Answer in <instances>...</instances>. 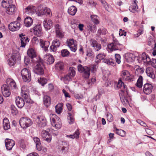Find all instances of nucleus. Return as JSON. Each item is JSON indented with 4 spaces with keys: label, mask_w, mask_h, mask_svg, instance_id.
Segmentation results:
<instances>
[{
    "label": "nucleus",
    "mask_w": 156,
    "mask_h": 156,
    "mask_svg": "<svg viewBox=\"0 0 156 156\" xmlns=\"http://www.w3.org/2000/svg\"><path fill=\"white\" fill-rule=\"evenodd\" d=\"M50 116V120L52 126L57 129H60L61 127L62 123L59 118L55 114H51Z\"/></svg>",
    "instance_id": "nucleus-1"
},
{
    "label": "nucleus",
    "mask_w": 156,
    "mask_h": 156,
    "mask_svg": "<svg viewBox=\"0 0 156 156\" xmlns=\"http://www.w3.org/2000/svg\"><path fill=\"white\" fill-rule=\"evenodd\" d=\"M32 123L33 122L32 120L27 117H22L20 120V124L21 126L24 129L31 126Z\"/></svg>",
    "instance_id": "nucleus-2"
},
{
    "label": "nucleus",
    "mask_w": 156,
    "mask_h": 156,
    "mask_svg": "<svg viewBox=\"0 0 156 156\" xmlns=\"http://www.w3.org/2000/svg\"><path fill=\"white\" fill-rule=\"evenodd\" d=\"M43 66V62L41 61L37 62L36 65L33 69V71L35 73L38 75L43 74L44 73Z\"/></svg>",
    "instance_id": "nucleus-3"
},
{
    "label": "nucleus",
    "mask_w": 156,
    "mask_h": 156,
    "mask_svg": "<svg viewBox=\"0 0 156 156\" xmlns=\"http://www.w3.org/2000/svg\"><path fill=\"white\" fill-rule=\"evenodd\" d=\"M21 75L24 81L29 82L30 81L31 79L30 72L28 69H23L21 71Z\"/></svg>",
    "instance_id": "nucleus-4"
},
{
    "label": "nucleus",
    "mask_w": 156,
    "mask_h": 156,
    "mask_svg": "<svg viewBox=\"0 0 156 156\" xmlns=\"http://www.w3.org/2000/svg\"><path fill=\"white\" fill-rule=\"evenodd\" d=\"M113 42L108 45V48L112 51L119 49L122 44L118 42L116 39L113 38Z\"/></svg>",
    "instance_id": "nucleus-5"
},
{
    "label": "nucleus",
    "mask_w": 156,
    "mask_h": 156,
    "mask_svg": "<svg viewBox=\"0 0 156 156\" xmlns=\"http://www.w3.org/2000/svg\"><path fill=\"white\" fill-rule=\"evenodd\" d=\"M66 43L69 48L70 50L75 52L77 49V45L73 39H69L67 40Z\"/></svg>",
    "instance_id": "nucleus-6"
},
{
    "label": "nucleus",
    "mask_w": 156,
    "mask_h": 156,
    "mask_svg": "<svg viewBox=\"0 0 156 156\" xmlns=\"http://www.w3.org/2000/svg\"><path fill=\"white\" fill-rule=\"evenodd\" d=\"M20 57L19 54L13 55L8 60V64L10 66H13L15 64L16 60H19Z\"/></svg>",
    "instance_id": "nucleus-7"
},
{
    "label": "nucleus",
    "mask_w": 156,
    "mask_h": 156,
    "mask_svg": "<svg viewBox=\"0 0 156 156\" xmlns=\"http://www.w3.org/2000/svg\"><path fill=\"white\" fill-rule=\"evenodd\" d=\"M9 30L12 31H15L19 30L20 27V23L17 21L11 23L8 26Z\"/></svg>",
    "instance_id": "nucleus-8"
},
{
    "label": "nucleus",
    "mask_w": 156,
    "mask_h": 156,
    "mask_svg": "<svg viewBox=\"0 0 156 156\" xmlns=\"http://www.w3.org/2000/svg\"><path fill=\"white\" fill-rule=\"evenodd\" d=\"M21 95L25 99H28L27 102L30 103V100L28 99L29 98V91L27 87L23 86L21 89Z\"/></svg>",
    "instance_id": "nucleus-9"
},
{
    "label": "nucleus",
    "mask_w": 156,
    "mask_h": 156,
    "mask_svg": "<svg viewBox=\"0 0 156 156\" xmlns=\"http://www.w3.org/2000/svg\"><path fill=\"white\" fill-rule=\"evenodd\" d=\"M8 87L6 84H4L1 87L2 93L3 96L5 97L9 96L11 94L10 91L11 89Z\"/></svg>",
    "instance_id": "nucleus-10"
},
{
    "label": "nucleus",
    "mask_w": 156,
    "mask_h": 156,
    "mask_svg": "<svg viewBox=\"0 0 156 156\" xmlns=\"http://www.w3.org/2000/svg\"><path fill=\"white\" fill-rule=\"evenodd\" d=\"M41 136L43 140L48 143L51 142V136L50 134L45 130H43L41 133Z\"/></svg>",
    "instance_id": "nucleus-11"
},
{
    "label": "nucleus",
    "mask_w": 156,
    "mask_h": 156,
    "mask_svg": "<svg viewBox=\"0 0 156 156\" xmlns=\"http://www.w3.org/2000/svg\"><path fill=\"white\" fill-rule=\"evenodd\" d=\"M34 34L36 36L40 37L42 34V28L40 25H37L34 27L33 28Z\"/></svg>",
    "instance_id": "nucleus-12"
},
{
    "label": "nucleus",
    "mask_w": 156,
    "mask_h": 156,
    "mask_svg": "<svg viewBox=\"0 0 156 156\" xmlns=\"http://www.w3.org/2000/svg\"><path fill=\"white\" fill-rule=\"evenodd\" d=\"M152 89L153 86L151 84L147 83L144 85L143 91L146 94H150L152 91Z\"/></svg>",
    "instance_id": "nucleus-13"
},
{
    "label": "nucleus",
    "mask_w": 156,
    "mask_h": 156,
    "mask_svg": "<svg viewBox=\"0 0 156 156\" xmlns=\"http://www.w3.org/2000/svg\"><path fill=\"white\" fill-rule=\"evenodd\" d=\"M19 37L20 38L21 44V47H24L27 42H29L28 38L25 35L23 34H20Z\"/></svg>",
    "instance_id": "nucleus-14"
},
{
    "label": "nucleus",
    "mask_w": 156,
    "mask_h": 156,
    "mask_svg": "<svg viewBox=\"0 0 156 156\" xmlns=\"http://www.w3.org/2000/svg\"><path fill=\"white\" fill-rule=\"evenodd\" d=\"M36 121L39 126L44 127L46 125V120L43 117L37 116Z\"/></svg>",
    "instance_id": "nucleus-15"
},
{
    "label": "nucleus",
    "mask_w": 156,
    "mask_h": 156,
    "mask_svg": "<svg viewBox=\"0 0 156 156\" xmlns=\"http://www.w3.org/2000/svg\"><path fill=\"white\" fill-rule=\"evenodd\" d=\"M7 85L8 87L13 90L15 89L16 87V82L12 78H8L7 79L6 81Z\"/></svg>",
    "instance_id": "nucleus-16"
},
{
    "label": "nucleus",
    "mask_w": 156,
    "mask_h": 156,
    "mask_svg": "<svg viewBox=\"0 0 156 156\" xmlns=\"http://www.w3.org/2000/svg\"><path fill=\"white\" fill-rule=\"evenodd\" d=\"M55 28L56 37L61 38H63L64 37V34L61 26L57 24L55 26Z\"/></svg>",
    "instance_id": "nucleus-17"
},
{
    "label": "nucleus",
    "mask_w": 156,
    "mask_h": 156,
    "mask_svg": "<svg viewBox=\"0 0 156 156\" xmlns=\"http://www.w3.org/2000/svg\"><path fill=\"white\" fill-rule=\"evenodd\" d=\"M5 141L6 147L8 150H11L15 145L14 141L12 140L6 139Z\"/></svg>",
    "instance_id": "nucleus-18"
},
{
    "label": "nucleus",
    "mask_w": 156,
    "mask_h": 156,
    "mask_svg": "<svg viewBox=\"0 0 156 156\" xmlns=\"http://www.w3.org/2000/svg\"><path fill=\"white\" fill-rule=\"evenodd\" d=\"M91 46L94 48L96 51H98L101 48V44L98 43L97 41L94 39H91L90 41Z\"/></svg>",
    "instance_id": "nucleus-19"
},
{
    "label": "nucleus",
    "mask_w": 156,
    "mask_h": 156,
    "mask_svg": "<svg viewBox=\"0 0 156 156\" xmlns=\"http://www.w3.org/2000/svg\"><path fill=\"white\" fill-rule=\"evenodd\" d=\"M16 103L17 107L20 108H22L24 105V101L21 97H18L16 98Z\"/></svg>",
    "instance_id": "nucleus-20"
},
{
    "label": "nucleus",
    "mask_w": 156,
    "mask_h": 156,
    "mask_svg": "<svg viewBox=\"0 0 156 156\" xmlns=\"http://www.w3.org/2000/svg\"><path fill=\"white\" fill-rule=\"evenodd\" d=\"M44 60L49 64L53 63L54 61V59L52 55L49 54H47L44 55Z\"/></svg>",
    "instance_id": "nucleus-21"
},
{
    "label": "nucleus",
    "mask_w": 156,
    "mask_h": 156,
    "mask_svg": "<svg viewBox=\"0 0 156 156\" xmlns=\"http://www.w3.org/2000/svg\"><path fill=\"white\" fill-rule=\"evenodd\" d=\"M125 57L126 61L128 62H132L136 57L132 53H127L125 54Z\"/></svg>",
    "instance_id": "nucleus-22"
},
{
    "label": "nucleus",
    "mask_w": 156,
    "mask_h": 156,
    "mask_svg": "<svg viewBox=\"0 0 156 156\" xmlns=\"http://www.w3.org/2000/svg\"><path fill=\"white\" fill-rule=\"evenodd\" d=\"M5 9L6 12L9 14H13L16 10L15 5L12 4Z\"/></svg>",
    "instance_id": "nucleus-23"
},
{
    "label": "nucleus",
    "mask_w": 156,
    "mask_h": 156,
    "mask_svg": "<svg viewBox=\"0 0 156 156\" xmlns=\"http://www.w3.org/2000/svg\"><path fill=\"white\" fill-rule=\"evenodd\" d=\"M43 24L45 29L47 30H48L53 27V22L52 20H44Z\"/></svg>",
    "instance_id": "nucleus-24"
},
{
    "label": "nucleus",
    "mask_w": 156,
    "mask_h": 156,
    "mask_svg": "<svg viewBox=\"0 0 156 156\" xmlns=\"http://www.w3.org/2000/svg\"><path fill=\"white\" fill-rule=\"evenodd\" d=\"M51 98L50 96L44 95L43 97V102L45 106L48 107L51 105Z\"/></svg>",
    "instance_id": "nucleus-25"
},
{
    "label": "nucleus",
    "mask_w": 156,
    "mask_h": 156,
    "mask_svg": "<svg viewBox=\"0 0 156 156\" xmlns=\"http://www.w3.org/2000/svg\"><path fill=\"white\" fill-rule=\"evenodd\" d=\"M40 44L42 48H44L45 51H46L47 50L48 48L49 45V42L48 41H45L41 39L40 40Z\"/></svg>",
    "instance_id": "nucleus-26"
},
{
    "label": "nucleus",
    "mask_w": 156,
    "mask_h": 156,
    "mask_svg": "<svg viewBox=\"0 0 156 156\" xmlns=\"http://www.w3.org/2000/svg\"><path fill=\"white\" fill-rule=\"evenodd\" d=\"M90 69L89 68L85 66V70L83 71V76L85 79H87L89 77L90 73Z\"/></svg>",
    "instance_id": "nucleus-27"
},
{
    "label": "nucleus",
    "mask_w": 156,
    "mask_h": 156,
    "mask_svg": "<svg viewBox=\"0 0 156 156\" xmlns=\"http://www.w3.org/2000/svg\"><path fill=\"white\" fill-rule=\"evenodd\" d=\"M146 72L147 75L152 79H154L155 78V76L154 73V71L152 68L151 67L147 68Z\"/></svg>",
    "instance_id": "nucleus-28"
},
{
    "label": "nucleus",
    "mask_w": 156,
    "mask_h": 156,
    "mask_svg": "<svg viewBox=\"0 0 156 156\" xmlns=\"http://www.w3.org/2000/svg\"><path fill=\"white\" fill-rule=\"evenodd\" d=\"M116 89H121V91L123 92H124L126 90V86L120 80H119L116 84Z\"/></svg>",
    "instance_id": "nucleus-29"
},
{
    "label": "nucleus",
    "mask_w": 156,
    "mask_h": 156,
    "mask_svg": "<svg viewBox=\"0 0 156 156\" xmlns=\"http://www.w3.org/2000/svg\"><path fill=\"white\" fill-rule=\"evenodd\" d=\"M36 9L35 7L29 6L25 9V13L28 14H32L36 11Z\"/></svg>",
    "instance_id": "nucleus-30"
},
{
    "label": "nucleus",
    "mask_w": 156,
    "mask_h": 156,
    "mask_svg": "<svg viewBox=\"0 0 156 156\" xmlns=\"http://www.w3.org/2000/svg\"><path fill=\"white\" fill-rule=\"evenodd\" d=\"M3 126L4 129L5 130H7L10 128V125L8 119L5 118L3 120Z\"/></svg>",
    "instance_id": "nucleus-31"
},
{
    "label": "nucleus",
    "mask_w": 156,
    "mask_h": 156,
    "mask_svg": "<svg viewBox=\"0 0 156 156\" xmlns=\"http://www.w3.org/2000/svg\"><path fill=\"white\" fill-rule=\"evenodd\" d=\"M142 60L144 63L148 64L151 62V60L148 55H146L145 53H143L142 55Z\"/></svg>",
    "instance_id": "nucleus-32"
},
{
    "label": "nucleus",
    "mask_w": 156,
    "mask_h": 156,
    "mask_svg": "<svg viewBox=\"0 0 156 156\" xmlns=\"http://www.w3.org/2000/svg\"><path fill=\"white\" fill-rule=\"evenodd\" d=\"M34 140L36 143V147L37 149L40 151L41 149V143L40 142V139L37 137H34Z\"/></svg>",
    "instance_id": "nucleus-33"
},
{
    "label": "nucleus",
    "mask_w": 156,
    "mask_h": 156,
    "mask_svg": "<svg viewBox=\"0 0 156 156\" xmlns=\"http://www.w3.org/2000/svg\"><path fill=\"white\" fill-rule=\"evenodd\" d=\"M76 11V7L74 6H72L68 9V12L70 15L74 16L75 14Z\"/></svg>",
    "instance_id": "nucleus-34"
},
{
    "label": "nucleus",
    "mask_w": 156,
    "mask_h": 156,
    "mask_svg": "<svg viewBox=\"0 0 156 156\" xmlns=\"http://www.w3.org/2000/svg\"><path fill=\"white\" fill-rule=\"evenodd\" d=\"M44 9H42L41 6H38L36 8V12L38 16H42L44 15Z\"/></svg>",
    "instance_id": "nucleus-35"
},
{
    "label": "nucleus",
    "mask_w": 156,
    "mask_h": 156,
    "mask_svg": "<svg viewBox=\"0 0 156 156\" xmlns=\"http://www.w3.org/2000/svg\"><path fill=\"white\" fill-rule=\"evenodd\" d=\"M12 0H3L2 2V6L6 8L12 5Z\"/></svg>",
    "instance_id": "nucleus-36"
},
{
    "label": "nucleus",
    "mask_w": 156,
    "mask_h": 156,
    "mask_svg": "<svg viewBox=\"0 0 156 156\" xmlns=\"http://www.w3.org/2000/svg\"><path fill=\"white\" fill-rule=\"evenodd\" d=\"M27 54L28 56L31 58H32L36 56L35 51L33 48L29 49L27 51Z\"/></svg>",
    "instance_id": "nucleus-37"
},
{
    "label": "nucleus",
    "mask_w": 156,
    "mask_h": 156,
    "mask_svg": "<svg viewBox=\"0 0 156 156\" xmlns=\"http://www.w3.org/2000/svg\"><path fill=\"white\" fill-rule=\"evenodd\" d=\"M105 56V55L104 53H99L96 56L95 62L98 63L100 62L101 60L104 59Z\"/></svg>",
    "instance_id": "nucleus-38"
},
{
    "label": "nucleus",
    "mask_w": 156,
    "mask_h": 156,
    "mask_svg": "<svg viewBox=\"0 0 156 156\" xmlns=\"http://www.w3.org/2000/svg\"><path fill=\"white\" fill-rule=\"evenodd\" d=\"M62 106L63 104H62L59 103L57 104L55 107L56 112L60 114L62 112Z\"/></svg>",
    "instance_id": "nucleus-39"
},
{
    "label": "nucleus",
    "mask_w": 156,
    "mask_h": 156,
    "mask_svg": "<svg viewBox=\"0 0 156 156\" xmlns=\"http://www.w3.org/2000/svg\"><path fill=\"white\" fill-rule=\"evenodd\" d=\"M79 132L78 130H76L73 134L70 135H66V137H69L72 139L75 138H79Z\"/></svg>",
    "instance_id": "nucleus-40"
},
{
    "label": "nucleus",
    "mask_w": 156,
    "mask_h": 156,
    "mask_svg": "<svg viewBox=\"0 0 156 156\" xmlns=\"http://www.w3.org/2000/svg\"><path fill=\"white\" fill-rule=\"evenodd\" d=\"M75 69L74 67H70L69 70L68 74L73 78L75 76Z\"/></svg>",
    "instance_id": "nucleus-41"
},
{
    "label": "nucleus",
    "mask_w": 156,
    "mask_h": 156,
    "mask_svg": "<svg viewBox=\"0 0 156 156\" xmlns=\"http://www.w3.org/2000/svg\"><path fill=\"white\" fill-rule=\"evenodd\" d=\"M138 6L136 4L131 5L129 8V10L132 12L135 13L138 11Z\"/></svg>",
    "instance_id": "nucleus-42"
},
{
    "label": "nucleus",
    "mask_w": 156,
    "mask_h": 156,
    "mask_svg": "<svg viewBox=\"0 0 156 156\" xmlns=\"http://www.w3.org/2000/svg\"><path fill=\"white\" fill-rule=\"evenodd\" d=\"M55 68L57 69L62 70L64 68L63 63L61 62H58L55 65Z\"/></svg>",
    "instance_id": "nucleus-43"
},
{
    "label": "nucleus",
    "mask_w": 156,
    "mask_h": 156,
    "mask_svg": "<svg viewBox=\"0 0 156 156\" xmlns=\"http://www.w3.org/2000/svg\"><path fill=\"white\" fill-rule=\"evenodd\" d=\"M73 77H71L69 74L66 75L64 77H62L61 80L64 81L65 83H67V82L71 80Z\"/></svg>",
    "instance_id": "nucleus-44"
},
{
    "label": "nucleus",
    "mask_w": 156,
    "mask_h": 156,
    "mask_svg": "<svg viewBox=\"0 0 156 156\" xmlns=\"http://www.w3.org/2000/svg\"><path fill=\"white\" fill-rule=\"evenodd\" d=\"M143 80L142 76H140L136 83V85L138 87L141 88L142 87Z\"/></svg>",
    "instance_id": "nucleus-45"
},
{
    "label": "nucleus",
    "mask_w": 156,
    "mask_h": 156,
    "mask_svg": "<svg viewBox=\"0 0 156 156\" xmlns=\"http://www.w3.org/2000/svg\"><path fill=\"white\" fill-rule=\"evenodd\" d=\"M107 32L106 29L103 28L102 30L101 28H99L98 30L97 35V36L99 37L101 34L105 35L106 34Z\"/></svg>",
    "instance_id": "nucleus-46"
},
{
    "label": "nucleus",
    "mask_w": 156,
    "mask_h": 156,
    "mask_svg": "<svg viewBox=\"0 0 156 156\" xmlns=\"http://www.w3.org/2000/svg\"><path fill=\"white\" fill-rule=\"evenodd\" d=\"M44 15H46L47 16L51 17L52 15V13L51 12L50 9L47 7L44 9Z\"/></svg>",
    "instance_id": "nucleus-47"
},
{
    "label": "nucleus",
    "mask_w": 156,
    "mask_h": 156,
    "mask_svg": "<svg viewBox=\"0 0 156 156\" xmlns=\"http://www.w3.org/2000/svg\"><path fill=\"white\" fill-rule=\"evenodd\" d=\"M68 121L70 124H73L74 122V119L72 115L70 113H68L67 116Z\"/></svg>",
    "instance_id": "nucleus-48"
},
{
    "label": "nucleus",
    "mask_w": 156,
    "mask_h": 156,
    "mask_svg": "<svg viewBox=\"0 0 156 156\" xmlns=\"http://www.w3.org/2000/svg\"><path fill=\"white\" fill-rule=\"evenodd\" d=\"M47 79L43 77H41L38 79V82L41 84L42 86H43L47 82Z\"/></svg>",
    "instance_id": "nucleus-49"
},
{
    "label": "nucleus",
    "mask_w": 156,
    "mask_h": 156,
    "mask_svg": "<svg viewBox=\"0 0 156 156\" xmlns=\"http://www.w3.org/2000/svg\"><path fill=\"white\" fill-rule=\"evenodd\" d=\"M104 62L107 64L114 66L115 65V63L112 59H105L103 61Z\"/></svg>",
    "instance_id": "nucleus-50"
},
{
    "label": "nucleus",
    "mask_w": 156,
    "mask_h": 156,
    "mask_svg": "<svg viewBox=\"0 0 156 156\" xmlns=\"http://www.w3.org/2000/svg\"><path fill=\"white\" fill-rule=\"evenodd\" d=\"M33 20H24V25L27 27H30L33 24Z\"/></svg>",
    "instance_id": "nucleus-51"
},
{
    "label": "nucleus",
    "mask_w": 156,
    "mask_h": 156,
    "mask_svg": "<svg viewBox=\"0 0 156 156\" xmlns=\"http://www.w3.org/2000/svg\"><path fill=\"white\" fill-rule=\"evenodd\" d=\"M129 73L127 70H124L122 71L121 73V76L124 79L129 75Z\"/></svg>",
    "instance_id": "nucleus-52"
},
{
    "label": "nucleus",
    "mask_w": 156,
    "mask_h": 156,
    "mask_svg": "<svg viewBox=\"0 0 156 156\" xmlns=\"http://www.w3.org/2000/svg\"><path fill=\"white\" fill-rule=\"evenodd\" d=\"M11 109L12 113L14 115H16L18 113V111L15 106L11 105Z\"/></svg>",
    "instance_id": "nucleus-53"
},
{
    "label": "nucleus",
    "mask_w": 156,
    "mask_h": 156,
    "mask_svg": "<svg viewBox=\"0 0 156 156\" xmlns=\"http://www.w3.org/2000/svg\"><path fill=\"white\" fill-rule=\"evenodd\" d=\"M107 120L109 122H112L113 120V117L111 113L108 112L106 115Z\"/></svg>",
    "instance_id": "nucleus-54"
},
{
    "label": "nucleus",
    "mask_w": 156,
    "mask_h": 156,
    "mask_svg": "<svg viewBox=\"0 0 156 156\" xmlns=\"http://www.w3.org/2000/svg\"><path fill=\"white\" fill-rule=\"evenodd\" d=\"M88 29L91 32L94 33L96 31V27L94 25H89L87 26Z\"/></svg>",
    "instance_id": "nucleus-55"
},
{
    "label": "nucleus",
    "mask_w": 156,
    "mask_h": 156,
    "mask_svg": "<svg viewBox=\"0 0 156 156\" xmlns=\"http://www.w3.org/2000/svg\"><path fill=\"white\" fill-rule=\"evenodd\" d=\"M125 80L129 82H131L134 80V77L133 75L129 74V75L126 77Z\"/></svg>",
    "instance_id": "nucleus-56"
},
{
    "label": "nucleus",
    "mask_w": 156,
    "mask_h": 156,
    "mask_svg": "<svg viewBox=\"0 0 156 156\" xmlns=\"http://www.w3.org/2000/svg\"><path fill=\"white\" fill-rule=\"evenodd\" d=\"M62 145H65V144H66V146H63L61 148V150L62 151V152H65L66 151H67L68 149V145L67 144V143L65 142H63Z\"/></svg>",
    "instance_id": "nucleus-57"
},
{
    "label": "nucleus",
    "mask_w": 156,
    "mask_h": 156,
    "mask_svg": "<svg viewBox=\"0 0 156 156\" xmlns=\"http://www.w3.org/2000/svg\"><path fill=\"white\" fill-rule=\"evenodd\" d=\"M100 1L105 9L107 10L108 11V5L106 2L104 0H100Z\"/></svg>",
    "instance_id": "nucleus-58"
},
{
    "label": "nucleus",
    "mask_w": 156,
    "mask_h": 156,
    "mask_svg": "<svg viewBox=\"0 0 156 156\" xmlns=\"http://www.w3.org/2000/svg\"><path fill=\"white\" fill-rule=\"evenodd\" d=\"M52 44H53L57 48H58L60 46V42L58 40L56 39L53 41Z\"/></svg>",
    "instance_id": "nucleus-59"
},
{
    "label": "nucleus",
    "mask_w": 156,
    "mask_h": 156,
    "mask_svg": "<svg viewBox=\"0 0 156 156\" xmlns=\"http://www.w3.org/2000/svg\"><path fill=\"white\" fill-rule=\"evenodd\" d=\"M61 54L63 57H66L69 55V52L67 50L64 49L62 50Z\"/></svg>",
    "instance_id": "nucleus-60"
},
{
    "label": "nucleus",
    "mask_w": 156,
    "mask_h": 156,
    "mask_svg": "<svg viewBox=\"0 0 156 156\" xmlns=\"http://www.w3.org/2000/svg\"><path fill=\"white\" fill-rule=\"evenodd\" d=\"M115 60L116 62L118 64H119L120 62L121 56L119 54H116L115 55Z\"/></svg>",
    "instance_id": "nucleus-61"
},
{
    "label": "nucleus",
    "mask_w": 156,
    "mask_h": 156,
    "mask_svg": "<svg viewBox=\"0 0 156 156\" xmlns=\"http://www.w3.org/2000/svg\"><path fill=\"white\" fill-rule=\"evenodd\" d=\"M32 42L34 44H37L39 43V41L37 37H34L32 40Z\"/></svg>",
    "instance_id": "nucleus-62"
},
{
    "label": "nucleus",
    "mask_w": 156,
    "mask_h": 156,
    "mask_svg": "<svg viewBox=\"0 0 156 156\" xmlns=\"http://www.w3.org/2000/svg\"><path fill=\"white\" fill-rule=\"evenodd\" d=\"M85 67H83L82 65L80 64L78 66V69L80 73H82L85 70Z\"/></svg>",
    "instance_id": "nucleus-63"
},
{
    "label": "nucleus",
    "mask_w": 156,
    "mask_h": 156,
    "mask_svg": "<svg viewBox=\"0 0 156 156\" xmlns=\"http://www.w3.org/2000/svg\"><path fill=\"white\" fill-rule=\"evenodd\" d=\"M57 47L53 44L50 47V51L53 52H55L57 50Z\"/></svg>",
    "instance_id": "nucleus-64"
}]
</instances>
